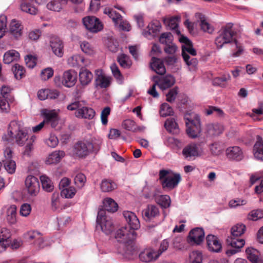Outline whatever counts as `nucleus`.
I'll use <instances>...</instances> for the list:
<instances>
[{
    "mask_svg": "<svg viewBox=\"0 0 263 263\" xmlns=\"http://www.w3.org/2000/svg\"><path fill=\"white\" fill-rule=\"evenodd\" d=\"M27 132L21 121H12L8 126L7 133L3 136L4 141L12 143L15 142L19 146H23L28 139Z\"/></svg>",
    "mask_w": 263,
    "mask_h": 263,
    "instance_id": "f257e3e1",
    "label": "nucleus"
},
{
    "mask_svg": "<svg viewBox=\"0 0 263 263\" xmlns=\"http://www.w3.org/2000/svg\"><path fill=\"white\" fill-rule=\"evenodd\" d=\"M102 143L99 138L91 137L84 139L76 143L72 147V154L73 156L84 158L90 154L98 152Z\"/></svg>",
    "mask_w": 263,
    "mask_h": 263,
    "instance_id": "f03ea898",
    "label": "nucleus"
},
{
    "mask_svg": "<svg viewBox=\"0 0 263 263\" xmlns=\"http://www.w3.org/2000/svg\"><path fill=\"white\" fill-rule=\"evenodd\" d=\"M151 67L158 75L153 77V80L154 84L147 90V93L154 98H158L159 93L156 90V87H159L162 91L164 90V64L163 61L153 57Z\"/></svg>",
    "mask_w": 263,
    "mask_h": 263,
    "instance_id": "7ed1b4c3",
    "label": "nucleus"
},
{
    "mask_svg": "<svg viewBox=\"0 0 263 263\" xmlns=\"http://www.w3.org/2000/svg\"><path fill=\"white\" fill-rule=\"evenodd\" d=\"M68 110H76L74 116L78 119L92 120L96 116L95 109L85 100H78L67 106Z\"/></svg>",
    "mask_w": 263,
    "mask_h": 263,
    "instance_id": "20e7f679",
    "label": "nucleus"
},
{
    "mask_svg": "<svg viewBox=\"0 0 263 263\" xmlns=\"http://www.w3.org/2000/svg\"><path fill=\"white\" fill-rule=\"evenodd\" d=\"M233 24L227 23L222 26L218 32L215 43L218 49L221 48L224 44L234 43L237 46V40L235 38L236 32L233 30Z\"/></svg>",
    "mask_w": 263,
    "mask_h": 263,
    "instance_id": "39448f33",
    "label": "nucleus"
},
{
    "mask_svg": "<svg viewBox=\"0 0 263 263\" xmlns=\"http://www.w3.org/2000/svg\"><path fill=\"white\" fill-rule=\"evenodd\" d=\"M184 118L187 135L192 138L197 137L201 130L199 116L192 112L185 114Z\"/></svg>",
    "mask_w": 263,
    "mask_h": 263,
    "instance_id": "423d86ee",
    "label": "nucleus"
},
{
    "mask_svg": "<svg viewBox=\"0 0 263 263\" xmlns=\"http://www.w3.org/2000/svg\"><path fill=\"white\" fill-rule=\"evenodd\" d=\"M164 251V246L161 242L159 248L152 246L147 247L140 253V260L145 263H154L156 261Z\"/></svg>",
    "mask_w": 263,
    "mask_h": 263,
    "instance_id": "0eeeda50",
    "label": "nucleus"
},
{
    "mask_svg": "<svg viewBox=\"0 0 263 263\" xmlns=\"http://www.w3.org/2000/svg\"><path fill=\"white\" fill-rule=\"evenodd\" d=\"M103 13L107 15L113 21L115 27L120 30L129 31L131 30V26L129 22L123 20L122 16L112 8L105 7L104 9Z\"/></svg>",
    "mask_w": 263,
    "mask_h": 263,
    "instance_id": "6e6552de",
    "label": "nucleus"
},
{
    "mask_svg": "<svg viewBox=\"0 0 263 263\" xmlns=\"http://www.w3.org/2000/svg\"><path fill=\"white\" fill-rule=\"evenodd\" d=\"M97 228H100L106 235L110 234L114 230L112 219L106 215V212L102 209H99L97 217Z\"/></svg>",
    "mask_w": 263,
    "mask_h": 263,
    "instance_id": "1a4fd4ad",
    "label": "nucleus"
},
{
    "mask_svg": "<svg viewBox=\"0 0 263 263\" xmlns=\"http://www.w3.org/2000/svg\"><path fill=\"white\" fill-rule=\"evenodd\" d=\"M77 80V72L72 70L65 71L62 78L60 76H56L54 78V82L57 86L64 85L67 87L73 86Z\"/></svg>",
    "mask_w": 263,
    "mask_h": 263,
    "instance_id": "9d476101",
    "label": "nucleus"
},
{
    "mask_svg": "<svg viewBox=\"0 0 263 263\" xmlns=\"http://www.w3.org/2000/svg\"><path fill=\"white\" fill-rule=\"evenodd\" d=\"M25 189L29 196H37L40 190L38 179L34 176L28 175L25 180Z\"/></svg>",
    "mask_w": 263,
    "mask_h": 263,
    "instance_id": "9b49d317",
    "label": "nucleus"
},
{
    "mask_svg": "<svg viewBox=\"0 0 263 263\" xmlns=\"http://www.w3.org/2000/svg\"><path fill=\"white\" fill-rule=\"evenodd\" d=\"M136 237V233L133 230L128 227H122L117 231L115 238L118 241L127 243L134 240Z\"/></svg>",
    "mask_w": 263,
    "mask_h": 263,
    "instance_id": "f8f14e48",
    "label": "nucleus"
},
{
    "mask_svg": "<svg viewBox=\"0 0 263 263\" xmlns=\"http://www.w3.org/2000/svg\"><path fill=\"white\" fill-rule=\"evenodd\" d=\"M8 32L12 39L17 41L21 40L24 32L22 23L15 19L11 20L9 24Z\"/></svg>",
    "mask_w": 263,
    "mask_h": 263,
    "instance_id": "ddd939ff",
    "label": "nucleus"
},
{
    "mask_svg": "<svg viewBox=\"0 0 263 263\" xmlns=\"http://www.w3.org/2000/svg\"><path fill=\"white\" fill-rule=\"evenodd\" d=\"M95 73L94 85L96 88L104 89L110 85L111 78L107 76L102 70L97 69L95 70Z\"/></svg>",
    "mask_w": 263,
    "mask_h": 263,
    "instance_id": "4468645a",
    "label": "nucleus"
},
{
    "mask_svg": "<svg viewBox=\"0 0 263 263\" xmlns=\"http://www.w3.org/2000/svg\"><path fill=\"white\" fill-rule=\"evenodd\" d=\"M83 23L87 29L93 33H97L103 28V24L95 16H88L84 17Z\"/></svg>",
    "mask_w": 263,
    "mask_h": 263,
    "instance_id": "2eb2a0df",
    "label": "nucleus"
},
{
    "mask_svg": "<svg viewBox=\"0 0 263 263\" xmlns=\"http://www.w3.org/2000/svg\"><path fill=\"white\" fill-rule=\"evenodd\" d=\"M204 238L203 229L201 228H196L190 232L187 240L191 245H199L203 241Z\"/></svg>",
    "mask_w": 263,
    "mask_h": 263,
    "instance_id": "dca6fc26",
    "label": "nucleus"
},
{
    "mask_svg": "<svg viewBox=\"0 0 263 263\" xmlns=\"http://www.w3.org/2000/svg\"><path fill=\"white\" fill-rule=\"evenodd\" d=\"M201 151L198 145L196 143H191L184 147L182 155L185 159L192 160L195 157L200 156Z\"/></svg>",
    "mask_w": 263,
    "mask_h": 263,
    "instance_id": "f3484780",
    "label": "nucleus"
},
{
    "mask_svg": "<svg viewBox=\"0 0 263 263\" xmlns=\"http://www.w3.org/2000/svg\"><path fill=\"white\" fill-rule=\"evenodd\" d=\"M162 28L159 21L155 20L152 21L147 26V30H143L142 34L145 37L151 39L152 37H155L159 34Z\"/></svg>",
    "mask_w": 263,
    "mask_h": 263,
    "instance_id": "a211bd4d",
    "label": "nucleus"
},
{
    "mask_svg": "<svg viewBox=\"0 0 263 263\" xmlns=\"http://www.w3.org/2000/svg\"><path fill=\"white\" fill-rule=\"evenodd\" d=\"M41 115L44 118L45 122L50 124L52 127H55L59 123L58 112L55 110L43 109L41 110Z\"/></svg>",
    "mask_w": 263,
    "mask_h": 263,
    "instance_id": "6ab92c4d",
    "label": "nucleus"
},
{
    "mask_svg": "<svg viewBox=\"0 0 263 263\" xmlns=\"http://www.w3.org/2000/svg\"><path fill=\"white\" fill-rule=\"evenodd\" d=\"M227 243L233 248L232 249L228 250L227 253L233 255L240 251V249L245 245V241L242 238L228 237L227 239Z\"/></svg>",
    "mask_w": 263,
    "mask_h": 263,
    "instance_id": "aec40b11",
    "label": "nucleus"
},
{
    "mask_svg": "<svg viewBox=\"0 0 263 263\" xmlns=\"http://www.w3.org/2000/svg\"><path fill=\"white\" fill-rule=\"evenodd\" d=\"M11 232L6 228H0V252H4L11 242Z\"/></svg>",
    "mask_w": 263,
    "mask_h": 263,
    "instance_id": "412c9836",
    "label": "nucleus"
},
{
    "mask_svg": "<svg viewBox=\"0 0 263 263\" xmlns=\"http://www.w3.org/2000/svg\"><path fill=\"white\" fill-rule=\"evenodd\" d=\"M180 181L179 174H171L168 170H165V187L173 189L178 185Z\"/></svg>",
    "mask_w": 263,
    "mask_h": 263,
    "instance_id": "4be33fe9",
    "label": "nucleus"
},
{
    "mask_svg": "<svg viewBox=\"0 0 263 263\" xmlns=\"http://www.w3.org/2000/svg\"><path fill=\"white\" fill-rule=\"evenodd\" d=\"M50 46L53 53L59 57L64 54V44L63 42L57 37H53L50 41Z\"/></svg>",
    "mask_w": 263,
    "mask_h": 263,
    "instance_id": "5701e85b",
    "label": "nucleus"
},
{
    "mask_svg": "<svg viewBox=\"0 0 263 263\" xmlns=\"http://www.w3.org/2000/svg\"><path fill=\"white\" fill-rule=\"evenodd\" d=\"M123 214L130 227V229L135 231L140 228V223L139 220L134 213L127 211H124Z\"/></svg>",
    "mask_w": 263,
    "mask_h": 263,
    "instance_id": "b1692460",
    "label": "nucleus"
},
{
    "mask_svg": "<svg viewBox=\"0 0 263 263\" xmlns=\"http://www.w3.org/2000/svg\"><path fill=\"white\" fill-rule=\"evenodd\" d=\"M206 245L210 251L219 252L220 251L222 246L218 238L213 235H208L206 238Z\"/></svg>",
    "mask_w": 263,
    "mask_h": 263,
    "instance_id": "393cba45",
    "label": "nucleus"
},
{
    "mask_svg": "<svg viewBox=\"0 0 263 263\" xmlns=\"http://www.w3.org/2000/svg\"><path fill=\"white\" fill-rule=\"evenodd\" d=\"M226 154L230 160L240 161L243 158L242 150L239 146H231L227 148Z\"/></svg>",
    "mask_w": 263,
    "mask_h": 263,
    "instance_id": "a878e982",
    "label": "nucleus"
},
{
    "mask_svg": "<svg viewBox=\"0 0 263 263\" xmlns=\"http://www.w3.org/2000/svg\"><path fill=\"white\" fill-rule=\"evenodd\" d=\"M195 17L200 21L199 25L201 30L210 34L213 33L214 27L206 21L204 14L198 12L195 14Z\"/></svg>",
    "mask_w": 263,
    "mask_h": 263,
    "instance_id": "bb28decb",
    "label": "nucleus"
},
{
    "mask_svg": "<svg viewBox=\"0 0 263 263\" xmlns=\"http://www.w3.org/2000/svg\"><path fill=\"white\" fill-rule=\"evenodd\" d=\"M32 0H22L20 4L21 10L31 15H35L38 12L37 8L32 3Z\"/></svg>",
    "mask_w": 263,
    "mask_h": 263,
    "instance_id": "cd10ccee",
    "label": "nucleus"
},
{
    "mask_svg": "<svg viewBox=\"0 0 263 263\" xmlns=\"http://www.w3.org/2000/svg\"><path fill=\"white\" fill-rule=\"evenodd\" d=\"M179 58L178 54L165 55V64L173 72L176 71L179 68Z\"/></svg>",
    "mask_w": 263,
    "mask_h": 263,
    "instance_id": "c85d7f7f",
    "label": "nucleus"
},
{
    "mask_svg": "<svg viewBox=\"0 0 263 263\" xmlns=\"http://www.w3.org/2000/svg\"><path fill=\"white\" fill-rule=\"evenodd\" d=\"M65 156V153L64 151H55L48 156L45 163L47 164L58 163Z\"/></svg>",
    "mask_w": 263,
    "mask_h": 263,
    "instance_id": "c756f323",
    "label": "nucleus"
},
{
    "mask_svg": "<svg viewBox=\"0 0 263 263\" xmlns=\"http://www.w3.org/2000/svg\"><path fill=\"white\" fill-rule=\"evenodd\" d=\"M20 59V54L15 50L11 49L6 52L3 56V61L6 64H10L14 62H17Z\"/></svg>",
    "mask_w": 263,
    "mask_h": 263,
    "instance_id": "7c9ffc66",
    "label": "nucleus"
},
{
    "mask_svg": "<svg viewBox=\"0 0 263 263\" xmlns=\"http://www.w3.org/2000/svg\"><path fill=\"white\" fill-rule=\"evenodd\" d=\"M93 79L92 72L86 69H81L79 72V80L83 86L88 85Z\"/></svg>",
    "mask_w": 263,
    "mask_h": 263,
    "instance_id": "2f4dec72",
    "label": "nucleus"
},
{
    "mask_svg": "<svg viewBox=\"0 0 263 263\" xmlns=\"http://www.w3.org/2000/svg\"><path fill=\"white\" fill-rule=\"evenodd\" d=\"M253 152L254 157L258 160L263 161V139L258 136L257 140L254 145Z\"/></svg>",
    "mask_w": 263,
    "mask_h": 263,
    "instance_id": "473e14b6",
    "label": "nucleus"
},
{
    "mask_svg": "<svg viewBox=\"0 0 263 263\" xmlns=\"http://www.w3.org/2000/svg\"><path fill=\"white\" fill-rule=\"evenodd\" d=\"M246 253L248 259L252 263H263L262 260L259 258L260 253L257 250L249 247L246 250Z\"/></svg>",
    "mask_w": 263,
    "mask_h": 263,
    "instance_id": "72a5a7b5",
    "label": "nucleus"
},
{
    "mask_svg": "<svg viewBox=\"0 0 263 263\" xmlns=\"http://www.w3.org/2000/svg\"><path fill=\"white\" fill-rule=\"evenodd\" d=\"M67 62L69 65L72 67L87 66L88 65V63L85 58L79 54H74L70 57L67 60Z\"/></svg>",
    "mask_w": 263,
    "mask_h": 263,
    "instance_id": "f704fd0d",
    "label": "nucleus"
},
{
    "mask_svg": "<svg viewBox=\"0 0 263 263\" xmlns=\"http://www.w3.org/2000/svg\"><path fill=\"white\" fill-rule=\"evenodd\" d=\"M159 214L158 208L153 205H148L146 209L142 211V216L143 218L149 221L152 218L156 217Z\"/></svg>",
    "mask_w": 263,
    "mask_h": 263,
    "instance_id": "c9c22d12",
    "label": "nucleus"
},
{
    "mask_svg": "<svg viewBox=\"0 0 263 263\" xmlns=\"http://www.w3.org/2000/svg\"><path fill=\"white\" fill-rule=\"evenodd\" d=\"M165 129L173 135L179 133V128L174 117H170L165 120Z\"/></svg>",
    "mask_w": 263,
    "mask_h": 263,
    "instance_id": "e433bc0d",
    "label": "nucleus"
},
{
    "mask_svg": "<svg viewBox=\"0 0 263 263\" xmlns=\"http://www.w3.org/2000/svg\"><path fill=\"white\" fill-rule=\"evenodd\" d=\"M66 3L67 0H51L47 4L46 8L50 11L59 12Z\"/></svg>",
    "mask_w": 263,
    "mask_h": 263,
    "instance_id": "4c0bfd02",
    "label": "nucleus"
},
{
    "mask_svg": "<svg viewBox=\"0 0 263 263\" xmlns=\"http://www.w3.org/2000/svg\"><path fill=\"white\" fill-rule=\"evenodd\" d=\"M180 19L179 16H173L170 18L167 21V25H165L166 29H170L177 35L180 34V31L178 29V22Z\"/></svg>",
    "mask_w": 263,
    "mask_h": 263,
    "instance_id": "58836bf2",
    "label": "nucleus"
},
{
    "mask_svg": "<svg viewBox=\"0 0 263 263\" xmlns=\"http://www.w3.org/2000/svg\"><path fill=\"white\" fill-rule=\"evenodd\" d=\"M6 219L10 224H14L16 222V206L11 205L7 208Z\"/></svg>",
    "mask_w": 263,
    "mask_h": 263,
    "instance_id": "ea45409f",
    "label": "nucleus"
},
{
    "mask_svg": "<svg viewBox=\"0 0 263 263\" xmlns=\"http://www.w3.org/2000/svg\"><path fill=\"white\" fill-rule=\"evenodd\" d=\"M104 211H107L110 212H115L117 211L118 208V204L115 201L111 198H106L103 201Z\"/></svg>",
    "mask_w": 263,
    "mask_h": 263,
    "instance_id": "a19ab883",
    "label": "nucleus"
},
{
    "mask_svg": "<svg viewBox=\"0 0 263 263\" xmlns=\"http://www.w3.org/2000/svg\"><path fill=\"white\" fill-rule=\"evenodd\" d=\"M246 226L242 223H237L231 229V236L230 237L237 238L241 236L246 231Z\"/></svg>",
    "mask_w": 263,
    "mask_h": 263,
    "instance_id": "79ce46f5",
    "label": "nucleus"
},
{
    "mask_svg": "<svg viewBox=\"0 0 263 263\" xmlns=\"http://www.w3.org/2000/svg\"><path fill=\"white\" fill-rule=\"evenodd\" d=\"M51 208L52 211L55 212H59L62 210L60 197L58 192L53 193L51 196Z\"/></svg>",
    "mask_w": 263,
    "mask_h": 263,
    "instance_id": "37998d69",
    "label": "nucleus"
},
{
    "mask_svg": "<svg viewBox=\"0 0 263 263\" xmlns=\"http://www.w3.org/2000/svg\"><path fill=\"white\" fill-rule=\"evenodd\" d=\"M196 51L193 48V44L187 46H182V56L184 61H186L188 59H190L189 54L195 56L196 55Z\"/></svg>",
    "mask_w": 263,
    "mask_h": 263,
    "instance_id": "c03bdc74",
    "label": "nucleus"
},
{
    "mask_svg": "<svg viewBox=\"0 0 263 263\" xmlns=\"http://www.w3.org/2000/svg\"><path fill=\"white\" fill-rule=\"evenodd\" d=\"M40 180L43 189L45 191L48 192H50L53 191L54 186L49 177L45 175H42L40 177Z\"/></svg>",
    "mask_w": 263,
    "mask_h": 263,
    "instance_id": "a18cd8bd",
    "label": "nucleus"
},
{
    "mask_svg": "<svg viewBox=\"0 0 263 263\" xmlns=\"http://www.w3.org/2000/svg\"><path fill=\"white\" fill-rule=\"evenodd\" d=\"M100 187L102 192H109L116 188V184L111 180L104 179L101 182Z\"/></svg>",
    "mask_w": 263,
    "mask_h": 263,
    "instance_id": "49530a36",
    "label": "nucleus"
},
{
    "mask_svg": "<svg viewBox=\"0 0 263 263\" xmlns=\"http://www.w3.org/2000/svg\"><path fill=\"white\" fill-rule=\"evenodd\" d=\"M12 70L15 78L17 80L22 79L25 76V69L18 64H15L12 67Z\"/></svg>",
    "mask_w": 263,
    "mask_h": 263,
    "instance_id": "de8ad7c7",
    "label": "nucleus"
},
{
    "mask_svg": "<svg viewBox=\"0 0 263 263\" xmlns=\"http://www.w3.org/2000/svg\"><path fill=\"white\" fill-rule=\"evenodd\" d=\"M118 62L120 66L124 68L130 67L132 63L129 57L125 54H121L118 57Z\"/></svg>",
    "mask_w": 263,
    "mask_h": 263,
    "instance_id": "09e8293b",
    "label": "nucleus"
},
{
    "mask_svg": "<svg viewBox=\"0 0 263 263\" xmlns=\"http://www.w3.org/2000/svg\"><path fill=\"white\" fill-rule=\"evenodd\" d=\"M80 48L84 53L89 55H92L95 53L93 46L87 41L82 42L80 43Z\"/></svg>",
    "mask_w": 263,
    "mask_h": 263,
    "instance_id": "8fccbe9b",
    "label": "nucleus"
},
{
    "mask_svg": "<svg viewBox=\"0 0 263 263\" xmlns=\"http://www.w3.org/2000/svg\"><path fill=\"white\" fill-rule=\"evenodd\" d=\"M110 67L112 73L114 77L116 78L117 82L120 84H122L123 83L124 78L122 75L121 74L117 64L115 63H112L110 65Z\"/></svg>",
    "mask_w": 263,
    "mask_h": 263,
    "instance_id": "3c124183",
    "label": "nucleus"
},
{
    "mask_svg": "<svg viewBox=\"0 0 263 263\" xmlns=\"http://www.w3.org/2000/svg\"><path fill=\"white\" fill-rule=\"evenodd\" d=\"M26 237L30 241H41L43 242V237L41 233L37 231H31L26 234Z\"/></svg>",
    "mask_w": 263,
    "mask_h": 263,
    "instance_id": "603ef678",
    "label": "nucleus"
},
{
    "mask_svg": "<svg viewBox=\"0 0 263 263\" xmlns=\"http://www.w3.org/2000/svg\"><path fill=\"white\" fill-rule=\"evenodd\" d=\"M190 263H202V255L200 252L195 251L189 255Z\"/></svg>",
    "mask_w": 263,
    "mask_h": 263,
    "instance_id": "864d4df0",
    "label": "nucleus"
},
{
    "mask_svg": "<svg viewBox=\"0 0 263 263\" xmlns=\"http://www.w3.org/2000/svg\"><path fill=\"white\" fill-rule=\"evenodd\" d=\"M230 76L229 74L223 75L221 77H217L213 79V84L214 86L224 87L227 81L230 80Z\"/></svg>",
    "mask_w": 263,
    "mask_h": 263,
    "instance_id": "5fc2aeb1",
    "label": "nucleus"
},
{
    "mask_svg": "<svg viewBox=\"0 0 263 263\" xmlns=\"http://www.w3.org/2000/svg\"><path fill=\"white\" fill-rule=\"evenodd\" d=\"M4 166L5 170L9 174H13L16 169V164L12 160H5L3 161Z\"/></svg>",
    "mask_w": 263,
    "mask_h": 263,
    "instance_id": "6e6d98bb",
    "label": "nucleus"
},
{
    "mask_svg": "<svg viewBox=\"0 0 263 263\" xmlns=\"http://www.w3.org/2000/svg\"><path fill=\"white\" fill-rule=\"evenodd\" d=\"M178 93V87H175L169 89L168 91L165 93V100L169 102H172L175 101Z\"/></svg>",
    "mask_w": 263,
    "mask_h": 263,
    "instance_id": "4d7b16f0",
    "label": "nucleus"
},
{
    "mask_svg": "<svg viewBox=\"0 0 263 263\" xmlns=\"http://www.w3.org/2000/svg\"><path fill=\"white\" fill-rule=\"evenodd\" d=\"M154 196L156 202L161 205L162 209L164 208V196L162 191L160 189H156Z\"/></svg>",
    "mask_w": 263,
    "mask_h": 263,
    "instance_id": "13d9d810",
    "label": "nucleus"
},
{
    "mask_svg": "<svg viewBox=\"0 0 263 263\" xmlns=\"http://www.w3.org/2000/svg\"><path fill=\"white\" fill-rule=\"evenodd\" d=\"M76 193V190L73 186H69L66 189H63L61 191V195L66 198H72Z\"/></svg>",
    "mask_w": 263,
    "mask_h": 263,
    "instance_id": "bf43d9fd",
    "label": "nucleus"
},
{
    "mask_svg": "<svg viewBox=\"0 0 263 263\" xmlns=\"http://www.w3.org/2000/svg\"><path fill=\"white\" fill-rule=\"evenodd\" d=\"M74 183L76 185L80 187H82L86 181V176L82 173H78L74 177Z\"/></svg>",
    "mask_w": 263,
    "mask_h": 263,
    "instance_id": "052dcab7",
    "label": "nucleus"
},
{
    "mask_svg": "<svg viewBox=\"0 0 263 263\" xmlns=\"http://www.w3.org/2000/svg\"><path fill=\"white\" fill-rule=\"evenodd\" d=\"M54 73L53 69L51 67H47L42 70L41 78L42 80L46 81L51 78Z\"/></svg>",
    "mask_w": 263,
    "mask_h": 263,
    "instance_id": "680f3d73",
    "label": "nucleus"
},
{
    "mask_svg": "<svg viewBox=\"0 0 263 263\" xmlns=\"http://www.w3.org/2000/svg\"><path fill=\"white\" fill-rule=\"evenodd\" d=\"M177 51V47L172 43H168L165 44V54L174 55L178 54L176 52Z\"/></svg>",
    "mask_w": 263,
    "mask_h": 263,
    "instance_id": "e2e57ef3",
    "label": "nucleus"
},
{
    "mask_svg": "<svg viewBox=\"0 0 263 263\" xmlns=\"http://www.w3.org/2000/svg\"><path fill=\"white\" fill-rule=\"evenodd\" d=\"M136 122L130 119H127L123 121L122 126L125 129L134 132L136 130Z\"/></svg>",
    "mask_w": 263,
    "mask_h": 263,
    "instance_id": "0e129e2a",
    "label": "nucleus"
},
{
    "mask_svg": "<svg viewBox=\"0 0 263 263\" xmlns=\"http://www.w3.org/2000/svg\"><path fill=\"white\" fill-rule=\"evenodd\" d=\"M36 58L32 55L29 54L25 57L26 65L29 68H33L36 64Z\"/></svg>",
    "mask_w": 263,
    "mask_h": 263,
    "instance_id": "69168bd1",
    "label": "nucleus"
},
{
    "mask_svg": "<svg viewBox=\"0 0 263 263\" xmlns=\"http://www.w3.org/2000/svg\"><path fill=\"white\" fill-rule=\"evenodd\" d=\"M45 142L48 146L55 147L59 143V140L55 135L50 134L49 137L45 140Z\"/></svg>",
    "mask_w": 263,
    "mask_h": 263,
    "instance_id": "338daca9",
    "label": "nucleus"
},
{
    "mask_svg": "<svg viewBox=\"0 0 263 263\" xmlns=\"http://www.w3.org/2000/svg\"><path fill=\"white\" fill-rule=\"evenodd\" d=\"M249 219L252 220H257L263 217V211L256 210L252 211L249 214Z\"/></svg>",
    "mask_w": 263,
    "mask_h": 263,
    "instance_id": "774afa93",
    "label": "nucleus"
}]
</instances>
